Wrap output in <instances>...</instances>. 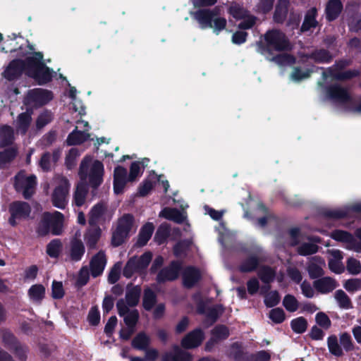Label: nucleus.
<instances>
[{
	"label": "nucleus",
	"mask_w": 361,
	"mask_h": 361,
	"mask_svg": "<svg viewBox=\"0 0 361 361\" xmlns=\"http://www.w3.org/2000/svg\"><path fill=\"white\" fill-rule=\"evenodd\" d=\"M92 158L90 156L85 155L81 160L79 167V176L81 180H86L88 178L89 185L93 189H97L103 181L104 166L102 161L94 160L92 162Z\"/></svg>",
	"instance_id": "obj_1"
},
{
	"label": "nucleus",
	"mask_w": 361,
	"mask_h": 361,
	"mask_svg": "<svg viewBox=\"0 0 361 361\" xmlns=\"http://www.w3.org/2000/svg\"><path fill=\"white\" fill-rule=\"evenodd\" d=\"M219 15L220 10L217 7L199 8L194 13V18L202 29L212 28L216 35H219L227 26V20Z\"/></svg>",
	"instance_id": "obj_2"
},
{
	"label": "nucleus",
	"mask_w": 361,
	"mask_h": 361,
	"mask_svg": "<svg viewBox=\"0 0 361 361\" xmlns=\"http://www.w3.org/2000/svg\"><path fill=\"white\" fill-rule=\"evenodd\" d=\"M63 219V214L58 211H54L53 213L44 212L36 228L37 236L44 237L49 233L55 236L61 235Z\"/></svg>",
	"instance_id": "obj_3"
},
{
	"label": "nucleus",
	"mask_w": 361,
	"mask_h": 361,
	"mask_svg": "<svg viewBox=\"0 0 361 361\" xmlns=\"http://www.w3.org/2000/svg\"><path fill=\"white\" fill-rule=\"evenodd\" d=\"M264 40L257 42V51L262 54H271L272 50L286 51L289 49V42L281 32L276 30H267L264 35Z\"/></svg>",
	"instance_id": "obj_4"
},
{
	"label": "nucleus",
	"mask_w": 361,
	"mask_h": 361,
	"mask_svg": "<svg viewBox=\"0 0 361 361\" xmlns=\"http://www.w3.org/2000/svg\"><path fill=\"white\" fill-rule=\"evenodd\" d=\"M133 223L134 217L130 213L124 214L118 218L117 226L111 233V246L118 247L126 242L133 228Z\"/></svg>",
	"instance_id": "obj_5"
},
{
	"label": "nucleus",
	"mask_w": 361,
	"mask_h": 361,
	"mask_svg": "<svg viewBox=\"0 0 361 361\" xmlns=\"http://www.w3.org/2000/svg\"><path fill=\"white\" fill-rule=\"evenodd\" d=\"M54 94L46 89L35 88L27 91L23 99V104L33 110L41 108L53 100Z\"/></svg>",
	"instance_id": "obj_6"
},
{
	"label": "nucleus",
	"mask_w": 361,
	"mask_h": 361,
	"mask_svg": "<svg viewBox=\"0 0 361 361\" xmlns=\"http://www.w3.org/2000/svg\"><path fill=\"white\" fill-rule=\"evenodd\" d=\"M13 185L17 192L23 194V198L30 200L35 192L37 177L34 174L27 176L23 171H20L14 176Z\"/></svg>",
	"instance_id": "obj_7"
},
{
	"label": "nucleus",
	"mask_w": 361,
	"mask_h": 361,
	"mask_svg": "<svg viewBox=\"0 0 361 361\" xmlns=\"http://www.w3.org/2000/svg\"><path fill=\"white\" fill-rule=\"evenodd\" d=\"M32 208L30 204L23 201H14L10 204V217L8 223L11 226L18 225L17 219H26L31 214Z\"/></svg>",
	"instance_id": "obj_8"
},
{
	"label": "nucleus",
	"mask_w": 361,
	"mask_h": 361,
	"mask_svg": "<svg viewBox=\"0 0 361 361\" xmlns=\"http://www.w3.org/2000/svg\"><path fill=\"white\" fill-rule=\"evenodd\" d=\"M182 269L180 261H172L167 267L159 270L157 276L158 284H163L167 281L176 280L180 275Z\"/></svg>",
	"instance_id": "obj_9"
},
{
	"label": "nucleus",
	"mask_w": 361,
	"mask_h": 361,
	"mask_svg": "<svg viewBox=\"0 0 361 361\" xmlns=\"http://www.w3.org/2000/svg\"><path fill=\"white\" fill-rule=\"evenodd\" d=\"M79 231H76L75 235L70 240L69 250H68V256L71 262H79L83 258L85 252V245L80 238Z\"/></svg>",
	"instance_id": "obj_10"
},
{
	"label": "nucleus",
	"mask_w": 361,
	"mask_h": 361,
	"mask_svg": "<svg viewBox=\"0 0 361 361\" xmlns=\"http://www.w3.org/2000/svg\"><path fill=\"white\" fill-rule=\"evenodd\" d=\"M23 59H16L9 62L1 73L4 79L13 82L20 78L25 73Z\"/></svg>",
	"instance_id": "obj_11"
},
{
	"label": "nucleus",
	"mask_w": 361,
	"mask_h": 361,
	"mask_svg": "<svg viewBox=\"0 0 361 361\" xmlns=\"http://www.w3.org/2000/svg\"><path fill=\"white\" fill-rule=\"evenodd\" d=\"M204 338L205 334H204L203 331L197 328L185 334L184 338L181 339L180 345L184 349L196 348L201 345Z\"/></svg>",
	"instance_id": "obj_12"
},
{
	"label": "nucleus",
	"mask_w": 361,
	"mask_h": 361,
	"mask_svg": "<svg viewBox=\"0 0 361 361\" xmlns=\"http://www.w3.org/2000/svg\"><path fill=\"white\" fill-rule=\"evenodd\" d=\"M106 264V256L105 251L100 250L93 255L90 260V273L93 278H97L102 274Z\"/></svg>",
	"instance_id": "obj_13"
},
{
	"label": "nucleus",
	"mask_w": 361,
	"mask_h": 361,
	"mask_svg": "<svg viewBox=\"0 0 361 361\" xmlns=\"http://www.w3.org/2000/svg\"><path fill=\"white\" fill-rule=\"evenodd\" d=\"M44 55L42 52H35L32 56H27L26 59H23V66L25 71L26 75L38 71L40 68L46 67L44 63Z\"/></svg>",
	"instance_id": "obj_14"
},
{
	"label": "nucleus",
	"mask_w": 361,
	"mask_h": 361,
	"mask_svg": "<svg viewBox=\"0 0 361 361\" xmlns=\"http://www.w3.org/2000/svg\"><path fill=\"white\" fill-rule=\"evenodd\" d=\"M69 186L70 185L68 180H65L54 188L52 194V203L54 207H56L61 209L66 208L67 204L66 197L68 195Z\"/></svg>",
	"instance_id": "obj_15"
},
{
	"label": "nucleus",
	"mask_w": 361,
	"mask_h": 361,
	"mask_svg": "<svg viewBox=\"0 0 361 361\" xmlns=\"http://www.w3.org/2000/svg\"><path fill=\"white\" fill-rule=\"evenodd\" d=\"M350 212L361 214V203H355L348 207L345 210L326 209L322 212V215L326 219L340 220L342 219L348 218L349 216Z\"/></svg>",
	"instance_id": "obj_16"
},
{
	"label": "nucleus",
	"mask_w": 361,
	"mask_h": 361,
	"mask_svg": "<svg viewBox=\"0 0 361 361\" xmlns=\"http://www.w3.org/2000/svg\"><path fill=\"white\" fill-rule=\"evenodd\" d=\"M326 92H327L329 98L333 101H336L341 104H345L351 101L350 94L347 89L338 84L328 86Z\"/></svg>",
	"instance_id": "obj_17"
},
{
	"label": "nucleus",
	"mask_w": 361,
	"mask_h": 361,
	"mask_svg": "<svg viewBox=\"0 0 361 361\" xmlns=\"http://www.w3.org/2000/svg\"><path fill=\"white\" fill-rule=\"evenodd\" d=\"M128 181L127 169L122 166H118L114 169V191L116 195L122 194L123 189Z\"/></svg>",
	"instance_id": "obj_18"
},
{
	"label": "nucleus",
	"mask_w": 361,
	"mask_h": 361,
	"mask_svg": "<svg viewBox=\"0 0 361 361\" xmlns=\"http://www.w3.org/2000/svg\"><path fill=\"white\" fill-rule=\"evenodd\" d=\"M342 10L343 4L341 0H329L324 9L326 20L329 23L336 20Z\"/></svg>",
	"instance_id": "obj_19"
},
{
	"label": "nucleus",
	"mask_w": 361,
	"mask_h": 361,
	"mask_svg": "<svg viewBox=\"0 0 361 361\" xmlns=\"http://www.w3.org/2000/svg\"><path fill=\"white\" fill-rule=\"evenodd\" d=\"M173 353H164L161 361H192V355L181 348L179 345H173Z\"/></svg>",
	"instance_id": "obj_20"
},
{
	"label": "nucleus",
	"mask_w": 361,
	"mask_h": 361,
	"mask_svg": "<svg viewBox=\"0 0 361 361\" xmlns=\"http://www.w3.org/2000/svg\"><path fill=\"white\" fill-rule=\"evenodd\" d=\"M201 272L193 266H188L183 273V281L184 287L193 288L197 282L201 280Z\"/></svg>",
	"instance_id": "obj_21"
},
{
	"label": "nucleus",
	"mask_w": 361,
	"mask_h": 361,
	"mask_svg": "<svg viewBox=\"0 0 361 361\" xmlns=\"http://www.w3.org/2000/svg\"><path fill=\"white\" fill-rule=\"evenodd\" d=\"M338 286L336 280L330 276H324L314 281V287L321 294H327Z\"/></svg>",
	"instance_id": "obj_22"
},
{
	"label": "nucleus",
	"mask_w": 361,
	"mask_h": 361,
	"mask_svg": "<svg viewBox=\"0 0 361 361\" xmlns=\"http://www.w3.org/2000/svg\"><path fill=\"white\" fill-rule=\"evenodd\" d=\"M305 57L318 64H328L333 60L332 54L326 49H315Z\"/></svg>",
	"instance_id": "obj_23"
},
{
	"label": "nucleus",
	"mask_w": 361,
	"mask_h": 361,
	"mask_svg": "<svg viewBox=\"0 0 361 361\" xmlns=\"http://www.w3.org/2000/svg\"><path fill=\"white\" fill-rule=\"evenodd\" d=\"M32 112L31 108H27L26 111L18 114L17 121H16V128L19 133L25 135L27 133L32 122Z\"/></svg>",
	"instance_id": "obj_24"
},
{
	"label": "nucleus",
	"mask_w": 361,
	"mask_h": 361,
	"mask_svg": "<svg viewBox=\"0 0 361 361\" xmlns=\"http://www.w3.org/2000/svg\"><path fill=\"white\" fill-rule=\"evenodd\" d=\"M106 212V207L103 202H97L94 204L89 213V225L91 226H98Z\"/></svg>",
	"instance_id": "obj_25"
},
{
	"label": "nucleus",
	"mask_w": 361,
	"mask_h": 361,
	"mask_svg": "<svg viewBox=\"0 0 361 361\" xmlns=\"http://www.w3.org/2000/svg\"><path fill=\"white\" fill-rule=\"evenodd\" d=\"M27 77L34 79L37 84L42 86L51 81L53 78V71L50 69L49 67L46 66L27 75Z\"/></svg>",
	"instance_id": "obj_26"
},
{
	"label": "nucleus",
	"mask_w": 361,
	"mask_h": 361,
	"mask_svg": "<svg viewBox=\"0 0 361 361\" xmlns=\"http://www.w3.org/2000/svg\"><path fill=\"white\" fill-rule=\"evenodd\" d=\"M259 263L260 259L257 255H250L241 261L238 265V271L240 273H252L259 268Z\"/></svg>",
	"instance_id": "obj_27"
},
{
	"label": "nucleus",
	"mask_w": 361,
	"mask_h": 361,
	"mask_svg": "<svg viewBox=\"0 0 361 361\" xmlns=\"http://www.w3.org/2000/svg\"><path fill=\"white\" fill-rule=\"evenodd\" d=\"M289 0H278L275 11L273 13V20L276 23L285 22L288 13Z\"/></svg>",
	"instance_id": "obj_28"
},
{
	"label": "nucleus",
	"mask_w": 361,
	"mask_h": 361,
	"mask_svg": "<svg viewBox=\"0 0 361 361\" xmlns=\"http://www.w3.org/2000/svg\"><path fill=\"white\" fill-rule=\"evenodd\" d=\"M154 226L152 223L148 222L142 225L138 233L136 245L137 247H142L150 240L153 235Z\"/></svg>",
	"instance_id": "obj_29"
},
{
	"label": "nucleus",
	"mask_w": 361,
	"mask_h": 361,
	"mask_svg": "<svg viewBox=\"0 0 361 361\" xmlns=\"http://www.w3.org/2000/svg\"><path fill=\"white\" fill-rule=\"evenodd\" d=\"M230 357L235 361H250V354L245 351L240 342L235 341L230 345Z\"/></svg>",
	"instance_id": "obj_30"
},
{
	"label": "nucleus",
	"mask_w": 361,
	"mask_h": 361,
	"mask_svg": "<svg viewBox=\"0 0 361 361\" xmlns=\"http://www.w3.org/2000/svg\"><path fill=\"white\" fill-rule=\"evenodd\" d=\"M317 16V11L315 7H312L307 11L305 20L302 23L300 30L302 32L309 31L311 28H316L317 26V21L316 17Z\"/></svg>",
	"instance_id": "obj_31"
},
{
	"label": "nucleus",
	"mask_w": 361,
	"mask_h": 361,
	"mask_svg": "<svg viewBox=\"0 0 361 361\" xmlns=\"http://www.w3.org/2000/svg\"><path fill=\"white\" fill-rule=\"evenodd\" d=\"M96 228L89 229L87 233L85 235V241L87 243V246L89 250L97 249V245L99 240L101 238L102 230L99 226H94Z\"/></svg>",
	"instance_id": "obj_32"
},
{
	"label": "nucleus",
	"mask_w": 361,
	"mask_h": 361,
	"mask_svg": "<svg viewBox=\"0 0 361 361\" xmlns=\"http://www.w3.org/2000/svg\"><path fill=\"white\" fill-rule=\"evenodd\" d=\"M89 137L90 134L88 133H85L84 131L78 130L75 128V130L68 135L66 145L68 146L81 145L85 141H87Z\"/></svg>",
	"instance_id": "obj_33"
},
{
	"label": "nucleus",
	"mask_w": 361,
	"mask_h": 361,
	"mask_svg": "<svg viewBox=\"0 0 361 361\" xmlns=\"http://www.w3.org/2000/svg\"><path fill=\"white\" fill-rule=\"evenodd\" d=\"M27 295L32 302L41 304L45 298V287L40 283L34 284L28 289Z\"/></svg>",
	"instance_id": "obj_34"
},
{
	"label": "nucleus",
	"mask_w": 361,
	"mask_h": 361,
	"mask_svg": "<svg viewBox=\"0 0 361 361\" xmlns=\"http://www.w3.org/2000/svg\"><path fill=\"white\" fill-rule=\"evenodd\" d=\"M327 346L329 353L334 357H341L345 355V350L338 343L337 336L335 334H331L327 338Z\"/></svg>",
	"instance_id": "obj_35"
},
{
	"label": "nucleus",
	"mask_w": 361,
	"mask_h": 361,
	"mask_svg": "<svg viewBox=\"0 0 361 361\" xmlns=\"http://www.w3.org/2000/svg\"><path fill=\"white\" fill-rule=\"evenodd\" d=\"M159 216L175 221L177 224H183L185 220V217L180 210L171 207L163 209L161 213H159Z\"/></svg>",
	"instance_id": "obj_36"
},
{
	"label": "nucleus",
	"mask_w": 361,
	"mask_h": 361,
	"mask_svg": "<svg viewBox=\"0 0 361 361\" xmlns=\"http://www.w3.org/2000/svg\"><path fill=\"white\" fill-rule=\"evenodd\" d=\"M150 338L145 331L138 332L131 341L132 348L141 350L149 348L150 345Z\"/></svg>",
	"instance_id": "obj_37"
},
{
	"label": "nucleus",
	"mask_w": 361,
	"mask_h": 361,
	"mask_svg": "<svg viewBox=\"0 0 361 361\" xmlns=\"http://www.w3.org/2000/svg\"><path fill=\"white\" fill-rule=\"evenodd\" d=\"M276 271L269 265H262L257 272L259 279L264 284H271L276 278Z\"/></svg>",
	"instance_id": "obj_38"
},
{
	"label": "nucleus",
	"mask_w": 361,
	"mask_h": 361,
	"mask_svg": "<svg viewBox=\"0 0 361 361\" xmlns=\"http://www.w3.org/2000/svg\"><path fill=\"white\" fill-rule=\"evenodd\" d=\"M63 249V243L60 239H52L46 245V254L50 258H59Z\"/></svg>",
	"instance_id": "obj_39"
},
{
	"label": "nucleus",
	"mask_w": 361,
	"mask_h": 361,
	"mask_svg": "<svg viewBox=\"0 0 361 361\" xmlns=\"http://www.w3.org/2000/svg\"><path fill=\"white\" fill-rule=\"evenodd\" d=\"M14 140L13 130L10 126H3L0 130V147L10 146Z\"/></svg>",
	"instance_id": "obj_40"
},
{
	"label": "nucleus",
	"mask_w": 361,
	"mask_h": 361,
	"mask_svg": "<svg viewBox=\"0 0 361 361\" xmlns=\"http://www.w3.org/2000/svg\"><path fill=\"white\" fill-rule=\"evenodd\" d=\"M157 302V295L153 290L147 288L144 290V295H142V307L146 311H150L153 309L155 304Z\"/></svg>",
	"instance_id": "obj_41"
},
{
	"label": "nucleus",
	"mask_w": 361,
	"mask_h": 361,
	"mask_svg": "<svg viewBox=\"0 0 361 361\" xmlns=\"http://www.w3.org/2000/svg\"><path fill=\"white\" fill-rule=\"evenodd\" d=\"M18 156V149L15 147H7L0 152V169H3L7 164H11Z\"/></svg>",
	"instance_id": "obj_42"
},
{
	"label": "nucleus",
	"mask_w": 361,
	"mask_h": 361,
	"mask_svg": "<svg viewBox=\"0 0 361 361\" xmlns=\"http://www.w3.org/2000/svg\"><path fill=\"white\" fill-rule=\"evenodd\" d=\"M140 294L141 288L138 286L128 288L126 295V302H127V305L131 307L137 306L139 302V298H140Z\"/></svg>",
	"instance_id": "obj_43"
},
{
	"label": "nucleus",
	"mask_w": 361,
	"mask_h": 361,
	"mask_svg": "<svg viewBox=\"0 0 361 361\" xmlns=\"http://www.w3.org/2000/svg\"><path fill=\"white\" fill-rule=\"evenodd\" d=\"M88 190L85 184H78L75 188V191L73 195V203L78 207L84 205L86 195H87Z\"/></svg>",
	"instance_id": "obj_44"
},
{
	"label": "nucleus",
	"mask_w": 361,
	"mask_h": 361,
	"mask_svg": "<svg viewBox=\"0 0 361 361\" xmlns=\"http://www.w3.org/2000/svg\"><path fill=\"white\" fill-rule=\"evenodd\" d=\"M1 338L3 344H4V346L8 350L22 345V343L18 341V338H16L14 334L9 330H2Z\"/></svg>",
	"instance_id": "obj_45"
},
{
	"label": "nucleus",
	"mask_w": 361,
	"mask_h": 361,
	"mask_svg": "<svg viewBox=\"0 0 361 361\" xmlns=\"http://www.w3.org/2000/svg\"><path fill=\"white\" fill-rule=\"evenodd\" d=\"M224 312V307L223 305L219 304L207 309L205 315L207 319L210 321V325H212L218 321L220 316Z\"/></svg>",
	"instance_id": "obj_46"
},
{
	"label": "nucleus",
	"mask_w": 361,
	"mask_h": 361,
	"mask_svg": "<svg viewBox=\"0 0 361 361\" xmlns=\"http://www.w3.org/2000/svg\"><path fill=\"white\" fill-rule=\"evenodd\" d=\"M228 13L237 20L245 19L246 17L250 16L248 10L238 4H234L229 6Z\"/></svg>",
	"instance_id": "obj_47"
},
{
	"label": "nucleus",
	"mask_w": 361,
	"mask_h": 361,
	"mask_svg": "<svg viewBox=\"0 0 361 361\" xmlns=\"http://www.w3.org/2000/svg\"><path fill=\"white\" fill-rule=\"evenodd\" d=\"M152 257L153 255L150 252H145L142 254L140 257H133L129 258L128 260H133L135 262V266H137L139 269L143 271L149 265Z\"/></svg>",
	"instance_id": "obj_48"
},
{
	"label": "nucleus",
	"mask_w": 361,
	"mask_h": 361,
	"mask_svg": "<svg viewBox=\"0 0 361 361\" xmlns=\"http://www.w3.org/2000/svg\"><path fill=\"white\" fill-rule=\"evenodd\" d=\"M331 238L338 242L348 243L354 242L355 238L354 236L349 232L345 231H342L340 229H336L332 231L331 233Z\"/></svg>",
	"instance_id": "obj_49"
},
{
	"label": "nucleus",
	"mask_w": 361,
	"mask_h": 361,
	"mask_svg": "<svg viewBox=\"0 0 361 361\" xmlns=\"http://www.w3.org/2000/svg\"><path fill=\"white\" fill-rule=\"evenodd\" d=\"M53 119V113L48 109H45L42 113H40L36 118V128L37 130L42 129L44 127L51 123Z\"/></svg>",
	"instance_id": "obj_50"
},
{
	"label": "nucleus",
	"mask_w": 361,
	"mask_h": 361,
	"mask_svg": "<svg viewBox=\"0 0 361 361\" xmlns=\"http://www.w3.org/2000/svg\"><path fill=\"white\" fill-rule=\"evenodd\" d=\"M290 326L295 334H302L307 331V321L302 316L298 317L290 321Z\"/></svg>",
	"instance_id": "obj_51"
},
{
	"label": "nucleus",
	"mask_w": 361,
	"mask_h": 361,
	"mask_svg": "<svg viewBox=\"0 0 361 361\" xmlns=\"http://www.w3.org/2000/svg\"><path fill=\"white\" fill-rule=\"evenodd\" d=\"M334 298L336 299L338 306H340L341 308L344 310H350L352 308L350 298L347 295L344 290H336V293H334Z\"/></svg>",
	"instance_id": "obj_52"
},
{
	"label": "nucleus",
	"mask_w": 361,
	"mask_h": 361,
	"mask_svg": "<svg viewBox=\"0 0 361 361\" xmlns=\"http://www.w3.org/2000/svg\"><path fill=\"white\" fill-rule=\"evenodd\" d=\"M319 250V246L312 243H302L297 248V252L301 256L314 255Z\"/></svg>",
	"instance_id": "obj_53"
},
{
	"label": "nucleus",
	"mask_w": 361,
	"mask_h": 361,
	"mask_svg": "<svg viewBox=\"0 0 361 361\" xmlns=\"http://www.w3.org/2000/svg\"><path fill=\"white\" fill-rule=\"evenodd\" d=\"M212 338H217L221 341L227 339L229 336L228 328L224 324H219L215 326L211 330Z\"/></svg>",
	"instance_id": "obj_54"
},
{
	"label": "nucleus",
	"mask_w": 361,
	"mask_h": 361,
	"mask_svg": "<svg viewBox=\"0 0 361 361\" xmlns=\"http://www.w3.org/2000/svg\"><path fill=\"white\" fill-rule=\"evenodd\" d=\"M338 343H340L343 349H344L346 353L353 351L355 349L354 343L352 340L350 334L347 332H344L340 334Z\"/></svg>",
	"instance_id": "obj_55"
},
{
	"label": "nucleus",
	"mask_w": 361,
	"mask_h": 361,
	"mask_svg": "<svg viewBox=\"0 0 361 361\" xmlns=\"http://www.w3.org/2000/svg\"><path fill=\"white\" fill-rule=\"evenodd\" d=\"M282 305H283L285 309L289 312H294L298 309L299 302L294 295L286 294L283 298V301H282Z\"/></svg>",
	"instance_id": "obj_56"
},
{
	"label": "nucleus",
	"mask_w": 361,
	"mask_h": 361,
	"mask_svg": "<svg viewBox=\"0 0 361 361\" xmlns=\"http://www.w3.org/2000/svg\"><path fill=\"white\" fill-rule=\"evenodd\" d=\"M123 322L127 328H135L139 319V312L137 309H133L129 313L123 316Z\"/></svg>",
	"instance_id": "obj_57"
},
{
	"label": "nucleus",
	"mask_w": 361,
	"mask_h": 361,
	"mask_svg": "<svg viewBox=\"0 0 361 361\" xmlns=\"http://www.w3.org/2000/svg\"><path fill=\"white\" fill-rule=\"evenodd\" d=\"M360 74L359 70H348L334 73L333 78L338 81H345L358 77Z\"/></svg>",
	"instance_id": "obj_58"
},
{
	"label": "nucleus",
	"mask_w": 361,
	"mask_h": 361,
	"mask_svg": "<svg viewBox=\"0 0 361 361\" xmlns=\"http://www.w3.org/2000/svg\"><path fill=\"white\" fill-rule=\"evenodd\" d=\"M281 297L277 290H271L264 295V304L269 308H271L280 302Z\"/></svg>",
	"instance_id": "obj_59"
},
{
	"label": "nucleus",
	"mask_w": 361,
	"mask_h": 361,
	"mask_svg": "<svg viewBox=\"0 0 361 361\" xmlns=\"http://www.w3.org/2000/svg\"><path fill=\"white\" fill-rule=\"evenodd\" d=\"M65 293L62 282L54 280L51 285V297L59 300L63 298Z\"/></svg>",
	"instance_id": "obj_60"
},
{
	"label": "nucleus",
	"mask_w": 361,
	"mask_h": 361,
	"mask_svg": "<svg viewBox=\"0 0 361 361\" xmlns=\"http://www.w3.org/2000/svg\"><path fill=\"white\" fill-rule=\"evenodd\" d=\"M269 318L274 324H281L286 319L285 312L280 307L274 308L269 312Z\"/></svg>",
	"instance_id": "obj_61"
},
{
	"label": "nucleus",
	"mask_w": 361,
	"mask_h": 361,
	"mask_svg": "<svg viewBox=\"0 0 361 361\" xmlns=\"http://www.w3.org/2000/svg\"><path fill=\"white\" fill-rule=\"evenodd\" d=\"M79 156V151L75 147H72L66 157V166L68 170H72L76 166V158Z\"/></svg>",
	"instance_id": "obj_62"
},
{
	"label": "nucleus",
	"mask_w": 361,
	"mask_h": 361,
	"mask_svg": "<svg viewBox=\"0 0 361 361\" xmlns=\"http://www.w3.org/2000/svg\"><path fill=\"white\" fill-rule=\"evenodd\" d=\"M346 269L350 274L357 275L361 272V264L359 260L354 257L347 259Z\"/></svg>",
	"instance_id": "obj_63"
},
{
	"label": "nucleus",
	"mask_w": 361,
	"mask_h": 361,
	"mask_svg": "<svg viewBox=\"0 0 361 361\" xmlns=\"http://www.w3.org/2000/svg\"><path fill=\"white\" fill-rule=\"evenodd\" d=\"M87 320L90 325L93 326H96L99 324V321L101 320V314H99L97 305H93L91 309H90Z\"/></svg>",
	"instance_id": "obj_64"
}]
</instances>
